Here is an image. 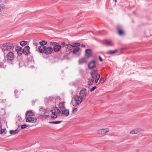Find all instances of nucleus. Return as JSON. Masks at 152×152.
Segmentation results:
<instances>
[{
    "label": "nucleus",
    "instance_id": "nucleus-23",
    "mask_svg": "<svg viewBox=\"0 0 152 152\" xmlns=\"http://www.w3.org/2000/svg\"><path fill=\"white\" fill-rule=\"evenodd\" d=\"M3 62L1 61V60H0V67L5 68L6 66L4 65V63L5 62V61L3 60Z\"/></svg>",
    "mask_w": 152,
    "mask_h": 152
},
{
    "label": "nucleus",
    "instance_id": "nucleus-12",
    "mask_svg": "<svg viewBox=\"0 0 152 152\" xmlns=\"http://www.w3.org/2000/svg\"><path fill=\"white\" fill-rule=\"evenodd\" d=\"M102 43L106 46H112L113 45V43L111 41H109L107 40H104L102 42Z\"/></svg>",
    "mask_w": 152,
    "mask_h": 152
},
{
    "label": "nucleus",
    "instance_id": "nucleus-42",
    "mask_svg": "<svg viewBox=\"0 0 152 152\" xmlns=\"http://www.w3.org/2000/svg\"><path fill=\"white\" fill-rule=\"evenodd\" d=\"M38 117L39 118H40V119L43 118H44L43 115H40Z\"/></svg>",
    "mask_w": 152,
    "mask_h": 152
},
{
    "label": "nucleus",
    "instance_id": "nucleus-17",
    "mask_svg": "<svg viewBox=\"0 0 152 152\" xmlns=\"http://www.w3.org/2000/svg\"><path fill=\"white\" fill-rule=\"evenodd\" d=\"M140 131L141 130L140 129H136L131 131L130 132V134H137L139 133Z\"/></svg>",
    "mask_w": 152,
    "mask_h": 152
},
{
    "label": "nucleus",
    "instance_id": "nucleus-29",
    "mask_svg": "<svg viewBox=\"0 0 152 152\" xmlns=\"http://www.w3.org/2000/svg\"><path fill=\"white\" fill-rule=\"evenodd\" d=\"M92 73H91V77L89 79V80L94 82V76L92 75Z\"/></svg>",
    "mask_w": 152,
    "mask_h": 152
},
{
    "label": "nucleus",
    "instance_id": "nucleus-1",
    "mask_svg": "<svg viewBox=\"0 0 152 152\" xmlns=\"http://www.w3.org/2000/svg\"><path fill=\"white\" fill-rule=\"evenodd\" d=\"M14 48L13 43H9L4 44L1 47L4 55L7 54V53H8L10 51H12L13 50Z\"/></svg>",
    "mask_w": 152,
    "mask_h": 152
},
{
    "label": "nucleus",
    "instance_id": "nucleus-34",
    "mask_svg": "<svg viewBox=\"0 0 152 152\" xmlns=\"http://www.w3.org/2000/svg\"><path fill=\"white\" fill-rule=\"evenodd\" d=\"M97 71V69H94L92 70V72L91 73H93L92 74V75H97V73H96Z\"/></svg>",
    "mask_w": 152,
    "mask_h": 152
},
{
    "label": "nucleus",
    "instance_id": "nucleus-35",
    "mask_svg": "<svg viewBox=\"0 0 152 152\" xmlns=\"http://www.w3.org/2000/svg\"><path fill=\"white\" fill-rule=\"evenodd\" d=\"M28 127V125H26V124H23L22 125H21L20 128L21 129H24L26 128V127Z\"/></svg>",
    "mask_w": 152,
    "mask_h": 152
},
{
    "label": "nucleus",
    "instance_id": "nucleus-3",
    "mask_svg": "<svg viewBox=\"0 0 152 152\" xmlns=\"http://www.w3.org/2000/svg\"><path fill=\"white\" fill-rule=\"evenodd\" d=\"M84 100L79 95H76L74 97L72 100V102L73 105L74 104L79 105Z\"/></svg>",
    "mask_w": 152,
    "mask_h": 152
},
{
    "label": "nucleus",
    "instance_id": "nucleus-39",
    "mask_svg": "<svg viewBox=\"0 0 152 152\" xmlns=\"http://www.w3.org/2000/svg\"><path fill=\"white\" fill-rule=\"evenodd\" d=\"M77 110V109L76 108H73V110L72 111V113L74 114L75 112H76Z\"/></svg>",
    "mask_w": 152,
    "mask_h": 152
},
{
    "label": "nucleus",
    "instance_id": "nucleus-33",
    "mask_svg": "<svg viewBox=\"0 0 152 152\" xmlns=\"http://www.w3.org/2000/svg\"><path fill=\"white\" fill-rule=\"evenodd\" d=\"M15 48L17 52V51H19L21 50V47L18 46H17Z\"/></svg>",
    "mask_w": 152,
    "mask_h": 152
},
{
    "label": "nucleus",
    "instance_id": "nucleus-22",
    "mask_svg": "<svg viewBox=\"0 0 152 152\" xmlns=\"http://www.w3.org/2000/svg\"><path fill=\"white\" fill-rule=\"evenodd\" d=\"M118 51V50L117 49H115L114 50H110L107 52L106 53L107 54H113L115 53H116Z\"/></svg>",
    "mask_w": 152,
    "mask_h": 152
},
{
    "label": "nucleus",
    "instance_id": "nucleus-30",
    "mask_svg": "<svg viewBox=\"0 0 152 152\" xmlns=\"http://www.w3.org/2000/svg\"><path fill=\"white\" fill-rule=\"evenodd\" d=\"M106 79L101 77L100 79L99 82L101 84H103L105 81Z\"/></svg>",
    "mask_w": 152,
    "mask_h": 152
},
{
    "label": "nucleus",
    "instance_id": "nucleus-27",
    "mask_svg": "<svg viewBox=\"0 0 152 152\" xmlns=\"http://www.w3.org/2000/svg\"><path fill=\"white\" fill-rule=\"evenodd\" d=\"M62 122V121H50L49 122V123L53 124H58L61 123Z\"/></svg>",
    "mask_w": 152,
    "mask_h": 152
},
{
    "label": "nucleus",
    "instance_id": "nucleus-51",
    "mask_svg": "<svg viewBox=\"0 0 152 152\" xmlns=\"http://www.w3.org/2000/svg\"><path fill=\"white\" fill-rule=\"evenodd\" d=\"M73 93V92H72V91L71 93Z\"/></svg>",
    "mask_w": 152,
    "mask_h": 152
},
{
    "label": "nucleus",
    "instance_id": "nucleus-26",
    "mask_svg": "<svg viewBox=\"0 0 152 152\" xmlns=\"http://www.w3.org/2000/svg\"><path fill=\"white\" fill-rule=\"evenodd\" d=\"M100 77V75L99 74H97L96 76V79L95 80V83H96L98 82Z\"/></svg>",
    "mask_w": 152,
    "mask_h": 152
},
{
    "label": "nucleus",
    "instance_id": "nucleus-41",
    "mask_svg": "<svg viewBox=\"0 0 152 152\" xmlns=\"http://www.w3.org/2000/svg\"><path fill=\"white\" fill-rule=\"evenodd\" d=\"M94 82L89 80L88 82V85L89 86L92 85L94 83Z\"/></svg>",
    "mask_w": 152,
    "mask_h": 152
},
{
    "label": "nucleus",
    "instance_id": "nucleus-5",
    "mask_svg": "<svg viewBox=\"0 0 152 152\" xmlns=\"http://www.w3.org/2000/svg\"><path fill=\"white\" fill-rule=\"evenodd\" d=\"M6 54L7 57V61L10 63L12 64L14 58L13 53L12 51H10L7 53Z\"/></svg>",
    "mask_w": 152,
    "mask_h": 152
},
{
    "label": "nucleus",
    "instance_id": "nucleus-25",
    "mask_svg": "<svg viewBox=\"0 0 152 152\" xmlns=\"http://www.w3.org/2000/svg\"><path fill=\"white\" fill-rule=\"evenodd\" d=\"M39 44L41 45L42 46H44L45 45L47 44V42L46 41H44V40H42L40 41L39 42Z\"/></svg>",
    "mask_w": 152,
    "mask_h": 152
},
{
    "label": "nucleus",
    "instance_id": "nucleus-50",
    "mask_svg": "<svg viewBox=\"0 0 152 152\" xmlns=\"http://www.w3.org/2000/svg\"><path fill=\"white\" fill-rule=\"evenodd\" d=\"M115 2H117V0H115Z\"/></svg>",
    "mask_w": 152,
    "mask_h": 152
},
{
    "label": "nucleus",
    "instance_id": "nucleus-18",
    "mask_svg": "<svg viewBox=\"0 0 152 152\" xmlns=\"http://www.w3.org/2000/svg\"><path fill=\"white\" fill-rule=\"evenodd\" d=\"M45 48V46L40 45L38 47V49L39 52L40 53H44Z\"/></svg>",
    "mask_w": 152,
    "mask_h": 152
},
{
    "label": "nucleus",
    "instance_id": "nucleus-46",
    "mask_svg": "<svg viewBox=\"0 0 152 152\" xmlns=\"http://www.w3.org/2000/svg\"><path fill=\"white\" fill-rule=\"evenodd\" d=\"M18 92V91L17 90H15L14 91L15 94H16Z\"/></svg>",
    "mask_w": 152,
    "mask_h": 152
},
{
    "label": "nucleus",
    "instance_id": "nucleus-28",
    "mask_svg": "<svg viewBox=\"0 0 152 152\" xmlns=\"http://www.w3.org/2000/svg\"><path fill=\"white\" fill-rule=\"evenodd\" d=\"M27 41H21L20 42V44L21 46H24L27 44Z\"/></svg>",
    "mask_w": 152,
    "mask_h": 152
},
{
    "label": "nucleus",
    "instance_id": "nucleus-19",
    "mask_svg": "<svg viewBox=\"0 0 152 152\" xmlns=\"http://www.w3.org/2000/svg\"><path fill=\"white\" fill-rule=\"evenodd\" d=\"M80 43L77 42L74 43L72 45H71L70 44H68L67 45V46L68 47H69V46H71L72 47H77L80 46Z\"/></svg>",
    "mask_w": 152,
    "mask_h": 152
},
{
    "label": "nucleus",
    "instance_id": "nucleus-9",
    "mask_svg": "<svg viewBox=\"0 0 152 152\" xmlns=\"http://www.w3.org/2000/svg\"><path fill=\"white\" fill-rule=\"evenodd\" d=\"M88 66L89 69H92L95 67V61L94 60H92L88 63Z\"/></svg>",
    "mask_w": 152,
    "mask_h": 152
},
{
    "label": "nucleus",
    "instance_id": "nucleus-16",
    "mask_svg": "<svg viewBox=\"0 0 152 152\" xmlns=\"http://www.w3.org/2000/svg\"><path fill=\"white\" fill-rule=\"evenodd\" d=\"M65 102H60L59 104L58 107L60 109V110L61 111L65 108Z\"/></svg>",
    "mask_w": 152,
    "mask_h": 152
},
{
    "label": "nucleus",
    "instance_id": "nucleus-44",
    "mask_svg": "<svg viewBox=\"0 0 152 152\" xmlns=\"http://www.w3.org/2000/svg\"><path fill=\"white\" fill-rule=\"evenodd\" d=\"M99 61L101 62H102L103 61V60H102V58L100 56H99Z\"/></svg>",
    "mask_w": 152,
    "mask_h": 152
},
{
    "label": "nucleus",
    "instance_id": "nucleus-43",
    "mask_svg": "<svg viewBox=\"0 0 152 152\" xmlns=\"http://www.w3.org/2000/svg\"><path fill=\"white\" fill-rule=\"evenodd\" d=\"M65 42H62L61 43L60 45H61H61L63 47L65 45Z\"/></svg>",
    "mask_w": 152,
    "mask_h": 152
},
{
    "label": "nucleus",
    "instance_id": "nucleus-13",
    "mask_svg": "<svg viewBox=\"0 0 152 152\" xmlns=\"http://www.w3.org/2000/svg\"><path fill=\"white\" fill-rule=\"evenodd\" d=\"M87 61L86 60L85 57H83L80 58L78 61V63L79 64H82L85 63H86Z\"/></svg>",
    "mask_w": 152,
    "mask_h": 152
},
{
    "label": "nucleus",
    "instance_id": "nucleus-37",
    "mask_svg": "<svg viewBox=\"0 0 152 152\" xmlns=\"http://www.w3.org/2000/svg\"><path fill=\"white\" fill-rule=\"evenodd\" d=\"M23 53V50H20L19 51H17V53L18 54V55L19 56H20L22 55V53Z\"/></svg>",
    "mask_w": 152,
    "mask_h": 152
},
{
    "label": "nucleus",
    "instance_id": "nucleus-32",
    "mask_svg": "<svg viewBox=\"0 0 152 152\" xmlns=\"http://www.w3.org/2000/svg\"><path fill=\"white\" fill-rule=\"evenodd\" d=\"M5 6L4 4H1L0 5V12L2 11L5 8Z\"/></svg>",
    "mask_w": 152,
    "mask_h": 152
},
{
    "label": "nucleus",
    "instance_id": "nucleus-31",
    "mask_svg": "<svg viewBox=\"0 0 152 152\" xmlns=\"http://www.w3.org/2000/svg\"><path fill=\"white\" fill-rule=\"evenodd\" d=\"M7 131L5 129H3L2 130H0V133L1 134H3V133H4V134H6Z\"/></svg>",
    "mask_w": 152,
    "mask_h": 152
},
{
    "label": "nucleus",
    "instance_id": "nucleus-36",
    "mask_svg": "<svg viewBox=\"0 0 152 152\" xmlns=\"http://www.w3.org/2000/svg\"><path fill=\"white\" fill-rule=\"evenodd\" d=\"M123 31L121 29H119L118 30V34L120 35H121L123 34Z\"/></svg>",
    "mask_w": 152,
    "mask_h": 152
},
{
    "label": "nucleus",
    "instance_id": "nucleus-49",
    "mask_svg": "<svg viewBox=\"0 0 152 152\" xmlns=\"http://www.w3.org/2000/svg\"><path fill=\"white\" fill-rule=\"evenodd\" d=\"M15 96L16 98H18V94H15Z\"/></svg>",
    "mask_w": 152,
    "mask_h": 152
},
{
    "label": "nucleus",
    "instance_id": "nucleus-4",
    "mask_svg": "<svg viewBox=\"0 0 152 152\" xmlns=\"http://www.w3.org/2000/svg\"><path fill=\"white\" fill-rule=\"evenodd\" d=\"M60 110L58 107H53L52 110V114L51 115V117L52 118H56L57 117V114L60 112Z\"/></svg>",
    "mask_w": 152,
    "mask_h": 152
},
{
    "label": "nucleus",
    "instance_id": "nucleus-6",
    "mask_svg": "<svg viewBox=\"0 0 152 152\" xmlns=\"http://www.w3.org/2000/svg\"><path fill=\"white\" fill-rule=\"evenodd\" d=\"M87 95V94L86 88H84L80 91L79 96L84 101L86 99Z\"/></svg>",
    "mask_w": 152,
    "mask_h": 152
},
{
    "label": "nucleus",
    "instance_id": "nucleus-7",
    "mask_svg": "<svg viewBox=\"0 0 152 152\" xmlns=\"http://www.w3.org/2000/svg\"><path fill=\"white\" fill-rule=\"evenodd\" d=\"M44 52L46 55L51 53L53 50V48L50 46L46 47L45 49Z\"/></svg>",
    "mask_w": 152,
    "mask_h": 152
},
{
    "label": "nucleus",
    "instance_id": "nucleus-40",
    "mask_svg": "<svg viewBox=\"0 0 152 152\" xmlns=\"http://www.w3.org/2000/svg\"><path fill=\"white\" fill-rule=\"evenodd\" d=\"M97 88V87L96 86H94L90 90V91L91 92H92L93 91H94L96 88Z\"/></svg>",
    "mask_w": 152,
    "mask_h": 152
},
{
    "label": "nucleus",
    "instance_id": "nucleus-8",
    "mask_svg": "<svg viewBox=\"0 0 152 152\" xmlns=\"http://www.w3.org/2000/svg\"><path fill=\"white\" fill-rule=\"evenodd\" d=\"M109 131V129L108 128L102 129L98 130L97 133L99 134L102 135L108 132Z\"/></svg>",
    "mask_w": 152,
    "mask_h": 152
},
{
    "label": "nucleus",
    "instance_id": "nucleus-45",
    "mask_svg": "<svg viewBox=\"0 0 152 152\" xmlns=\"http://www.w3.org/2000/svg\"><path fill=\"white\" fill-rule=\"evenodd\" d=\"M79 72L81 73H82L84 72V71L82 69H80L79 70Z\"/></svg>",
    "mask_w": 152,
    "mask_h": 152
},
{
    "label": "nucleus",
    "instance_id": "nucleus-14",
    "mask_svg": "<svg viewBox=\"0 0 152 152\" xmlns=\"http://www.w3.org/2000/svg\"><path fill=\"white\" fill-rule=\"evenodd\" d=\"M61 48L60 45L57 44L53 47V50L55 52H57L59 51Z\"/></svg>",
    "mask_w": 152,
    "mask_h": 152
},
{
    "label": "nucleus",
    "instance_id": "nucleus-2",
    "mask_svg": "<svg viewBox=\"0 0 152 152\" xmlns=\"http://www.w3.org/2000/svg\"><path fill=\"white\" fill-rule=\"evenodd\" d=\"M34 115V113L31 111L27 112L25 114L26 117L27 118L26 120V122L33 123L36 122L37 120V118L32 117Z\"/></svg>",
    "mask_w": 152,
    "mask_h": 152
},
{
    "label": "nucleus",
    "instance_id": "nucleus-11",
    "mask_svg": "<svg viewBox=\"0 0 152 152\" xmlns=\"http://www.w3.org/2000/svg\"><path fill=\"white\" fill-rule=\"evenodd\" d=\"M30 47L28 46H26L23 49V53L27 55L29 53Z\"/></svg>",
    "mask_w": 152,
    "mask_h": 152
},
{
    "label": "nucleus",
    "instance_id": "nucleus-10",
    "mask_svg": "<svg viewBox=\"0 0 152 152\" xmlns=\"http://www.w3.org/2000/svg\"><path fill=\"white\" fill-rule=\"evenodd\" d=\"M85 55L87 58L91 57L92 56L91 50L90 49H87L85 50Z\"/></svg>",
    "mask_w": 152,
    "mask_h": 152
},
{
    "label": "nucleus",
    "instance_id": "nucleus-24",
    "mask_svg": "<svg viewBox=\"0 0 152 152\" xmlns=\"http://www.w3.org/2000/svg\"><path fill=\"white\" fill-rule=\"evenodd\" d=\"M80 48L79 47H75L73 50V54L76 53L77 52L79 51L80 50Z\"/></svg>",
    "mask_w": 152,
    "mask_h": 152
},
{
    "label": "nucleus",
    "instance_id": "nucleus-20",
    "mask_svg": "<svg viewBox=\"0 0 152 152\" xmlns=\"http://www.w3.org/2000/svg\"><path fill=\"white\" fill-rule=\"evenodd\" d=\"M40 112L41 113L44 114L45 113H48V112L46 111V110L44 109L42 107H41L39 109Z\"/></svg>",
    "mask_w": 152,
    "mask_h": 152
},
{
    "label": "nucleus",
    "instance_id": "nucleus-48",
    "mask_svg": "<svg viewBox=\"0 0 152 152\" xmlns=\"http://www.w3.org/2000/svg\"><path fill=\"white\" fill-rule=\"evenodd\" d=\"M81 47L82 48H85L86 45L84 44H82L81 45Z\"/></svg>",
    "mask_w": 152,
    "mask_h": 152
},
{
    "label": "nucleus",
    "instance_id": "nucleus-38",
    "mask_svg": "<svg viewBox=\"0 0 152 152\" xmlns=\"http://www.w3.org/2000/svg\"><path fill=\"white\" fill-rule=\"evenodd\" d=\"M50 45L54 46L56 45L57 44V43L55 42H51L50 43Z\"/></svg>",
    "mask_w": 152,
    "mask_h": 152
},
{
    "label": "nucleus",
    "instance_id": "nucleus-47",
    "mask_svg": "<svg viewBox=\"0 0 152 152\" xmlns=\"http://www.w3.org/2000/svg\"><path fill=\"white\" fill-rule=\"evenodd\" d=\"M48 115H43V116H44V118H47L48 116Z\"/></svg>",
    "mask_w": 152,
    "mask_h": 152
},
{
    "label": "nucleus",
    "instance_id": "nucleus-21",
    "mask_svg": "<svg viewBox=\"0 0 152 152\" xmlns=\"http://www.w3.org/2000/svg\"><path fill=\"white\" fill-rule=\"evenodd\" d=\"M18 132V130L17 129L15 130H10L9 131V132L10 134H12V135H15Z\"/></svg>",
    "mask_w": 152,
    "mask_h": 152
},
{
    "label": "nucleus",
    "instance_id": "nucleus-15",
    "mask_svg": "<svg viewBox=\"0 0 152 152\" xmlns=\"http://www.w3.org/2000/svg\"><path fill=\"white\" fill-rule=\"evenodd\" d=\"M61 113L66 116H68L69 115V110L68 109H66L65 108L61 111Z\"/></svg>",
    "mask_w": 152,
    "mask_h": 152
}]
</instances>
